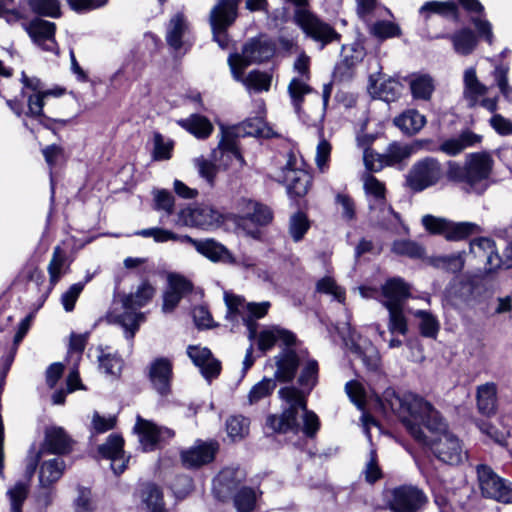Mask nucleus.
<instances>
[{"label":"nucleus","instance_id":"nucleus-1","mask_svg":"<svg viewBox=\"0 0 512 512\" xmlns=\"http://www.w3.org/2000/svg\"><path fill=\"white\" fill-rule=\"evenodd\" d=\"M382 406L397 415L406 431L432 454L448 465H458L467 457L461 440L451 432L446 421L433 405L423 397L412 393H397L386 389Z\"/></svg>","mask_w":512,"mask_h":512},{"label":"nucleus","instance_id":"nucleus-2","mask_svg":"<svg viewBox=\"0 0 512 512\" xmlns=\"http://www.w3.org/2000/svg\"><path fill=\"white\" fill-rule=\"evenodd\" d=\"M300 368V389L288 386L278 391L280 398L288 404V408L280 415H269L266 426L276 433H298L302 430L307 437H314L320 428V421L313 411L307 409V397L318 383L319 366L307 352Z\"/></svg>","mask_w":512,"mask_h":512},{"label":"nucleus","instance_id":"nucleus-3","mask_svg":"<svg viewBox=\"0 0 512 512\" xmlns=\"http://www.w3.org/2000/svg\"><path fill=\"white\" fill-rule=\"evenodd\" d=\"M494 159L487 151L466 155L463 164L447 163L446 177L468 194L483 195L493 183Z\"/></svg>","mask_w":512,"mask_h":512},{"label":"nucleus","instance_id":"nucleus-4","mask_svg":"<svg viewBox=\"0 0 512 512\" xmlns=\"http://www.w3.org/2000/svg\"><path fill=\"white\" fill-rule=\"evenodd\" d=\"M155 294V288L148 282L141 283L134 293L118 294L114 307L106 318L110 323L120 324L125 329L126 338L132 339L145 321V314L136 310L147 305Z\"/></svg>","mask_w":512,"mask_h":512},{"label":"nucleus","instance_id":"nucleus-5","mask_svg":"<svg viewBox=\"0 0 512 512\" xmlns=\"http://www.w3.org/2000/svg\"><path fill=\"white\" fill-rule=\"evenodd\" d=\"M409 295V286L401 278H391L382 286L381 303L389 312L388 329L391 333L406 335L408 332L403 305Z\"/></svg>","mask_w":512,"mask_h":512},{"label":"nucleus","instance_id":"nucleus-6","mask_svg":"<svg viewBox=\"0 0 512 512\" xmlns=\"http://www.w3.org/2000/svg\"><path fill=\"white\" fill-rule=\"evenodd\" d=\"M224 300L227 306L226 318L236 321L237 317L240 316L248 329L249 339H254L257 329L255 321L263 318L268 313L271 306L270 302H246L243 297L228 292H225Z\"/></svg>","mask_w":512,"mask_h":512},{"label":"nucleus","instance_id":"nucleus-7","mask_svg":"<svg viewBox=\"0 0 512 512\" xmlns=\"http://www.w3.org/2000/svg\"><path fill=\"white\" fill-rule=\"evenodd\" d=\"M274 52V45L266 38L249 40L244 44L241 53L231 54L228 58L233 78L242 79V74L249 65L269 60Z\"/></svg>","mask_w":512,"mask_h":512},{"label":"nucleus","instance_id":"nucleus-8","mask_svg":"<svg viewBox=\"0 0 512 512\" xmlns=\"http://www.w3.org/2000/svg\"><path fill=\"white\" fill-rule=\"evenodd\" d=\"M421 223L430 234L442 235L448 241H460L470 235L482 232L481 227L476 223L453 222L430 214L424 215Z\"/></svg>","mask_w":512,"mask_h":512},{"label":"nucleus","instance_id":"nucleus-9","mask_svg":"<svg viewBox=\"0 0 512 512\" xmlns=\"http://www.w3.org/2000/svg\"><path fill=\"white\" fill-rule=\"evenodd\" d=\"M443 177L441 163L433 157L416 161L406 175V186L413 192H422L438 184Z\"/></svg>","mask_w":512,"mask_h":512},{"label":"nucleus","instance_id":"nucleus-10","mask_svg":"<svg viewBox=\"0 0 512 512\" xmlns=\"http://www.w3.org/2000/svg\"><path fill=\"white\" fill-rule=\"evenodd\" d=\"M481 493L503 503L512 502V484L499 477L489 466L480 464L476 467Z\"/></svg>","mask_w":512,"mask_h":512},{"label":"nucleus","instance_id":"nucleus-11","mask_svg":"<svg viewBox=\"0 0 512 512\" xmlns=\"http://www.w3.org/2000/svg\"><path fill=\"white\" fill-rule=\"evenodd\" d=\"M283 182L291 196L303 197L311 185V175L302 168V160L293 152L287 155V162L282 168Z\"/></svg>","mask_w":512,"mask_h":512},{"label":"nucleus","instance_id":"nucleus-12","mask_svg":"<svg viewBox=\"0 0 512 512\" xmlns=\"http://www.w3.org/2000/svg\"><path fill=\"white\" fill-rule=\"evenodd\" d=\"M240 0H219L218 4L211 10L210 24L214 40L221 48L227 45L226 29L237 17V8Z\"/></svg>","mask_w":512,"mask_h":512},{"label":"nucleus","instance_id":"nucleus-13","mask_svg":"<svg viewBox=\"0 0 512 512\" xmlns=\"http://www.w3.org/2000/svg\"><path fill=\"white\" fill-rule=\"evenodd\" d=\"M134 431L138 434L140 445L145 452L155 450L159 444L175 435L172 429L158 426L140 415L136 417Z\"/></svg>","mask_w":512,"mask_h":512},{"label":"nucleus","instance_id":"nucleus-14","mask_svg":"<svg viewBox=\"0 0 512 512\" xmlns=\"http://www.w3.org/2000/svg\"><path fill=\"white\" fill-rule=\"evenodd\" d=\"M309 66L310 58L304 53L300 54L293 65L294 71L300 77H294L288 85V92L298 115L301 113L303 97L312 92V88L306 83L310 78Z\"/></svg>","mask_w":512,"mask_h":512},{"label":"nucleus","instance_id":"nucleus-15","mask_svg":"<svg viewBox=\"0 0 512 512\" xmlns=\"http://www.w3.org/2000/svg\"><path fill=\"white\" fill-rule=\"evenodd\" d=\"M427 501L426 494L420 488L402 485L393 490L390 507L394 512H418Z\"/></svg>","mask_w":512,"mask_h":512},{"label":"nucleus","instance_id":"nucleus-16","mask_svg":"<svg viewBox=\"0 0 512 512\" xmlns=\"http://www.w3.org/2000/svg\"><path fill=\"white\" fill-rule=\"evenodd\" d=\"M147 376L152 388L160 396L171 393L173 379V361L167 357H157L147 367Z\"/></svg>","mask_w":512,"mask_h":512},{"label":"nucleus","instance_id":"nucleus-17","mask_svg":"<svg viewBox=\"0 0 512 512\" xmlns=\"http://www.w3.org/2000/svg\"><path fill=\"white\" fill-rule=\"evenodd\" d=\"M307 350L287 346L275 356V378L280 382H291L297 369L305 360Z\"/></svg>","mask_w":512,"mask_h":512},{"label":"nucleus","instance_id":"nucleus-18","mask_svg":"<svg viewBox=\"0 0 512 512\" xmlns=\"http://www.w3.org/2000/svg\"><path fill=\"white\" fill-rule=\"evenodd\" d=\"M470 254L486 272H493L502 267V258L498 254L495 241L491 238L473 239L470 242Z\"/></svg>","mask_w":512,"mask_h":512},{"label":"nucleus","instance_id":"nucleus-19","mask_svg":"<svg viewBox=\"0 0 512 512\" xmlns=\"http://www.w3.org/2000/svg\"><path fill=\"white\" fill-rule=\"evenodd\" d=\"M219 449L215 441H197L192 447L181 451L180 457L186 468H199L212 462Z\"/></svg>","mask_w":512,"mask_h":512},{"label":"nucleus","instance_id":"nucleus-20","mask_svg":"<svg viewBox=\"0 0 512 512\" xmlns=\"http://www.w3.org/2000/svg\"><path fill=\"white\" fill-rule=\"evenodd\" d=\"M55 29L53 22L42 19H34L26 26V31L35 44L45 51L58 54Z\"/></svg>","mask_w":512,"mask_h":512},{"label":"nucleus","instance_id":"nucleus-21","mask_svg":"<svg viewBox=\"0 0 512 512\" xmlns=\"http://www.w3.org/2000/svg\"><path fill=\"white\" fill-rule=\"evenodd\" d=\"M218 220V214L209 206H196L182 209L178 222L184 226L206 229Z\"/></svg>","mask_w":512,"mask_h":512},{"label":"nucleus","instance_id":"nucleus-22","mask_svg":"<svg viewBox=\"0 0 512 512\" xmlns=\"http://www.w3.org/2000/svg\"><path fill=\"white\" fill-rule=\"evenodd\" d=\"M187 355L194 365L199 367L205 379L211 380L220 374L221 363L212 356L208 348L190 345L187 348Z\"/></svg>","mask_w":512,"mask_h":512},{"label":"nucleus","instance_id":"nucleus-23","mask_svg":"<svg viewBox=\"0 0 512 512\" xmlns=\"http://www.w3.org/2000/svg\"><path fill=\"white\" fill-rule=\"evenodd\" d=\"M212 157L224 169L233 166L235 163L239 167H243L246 164L239 151L236 139L229 135L224 136L220 140L217 148L213 150Z\"/></svg>","mask_w":512,"mask_h":512},{"label":"nucleus","instance_id":"nucleus-24","mask_svg":"<svg viewBox=\"0 0 512 512\" xmlns=\"http://www.w3.org/2000/svg\"><path fill=\"white\" fill-rule=\"evenodd\" d=\"M182 243L192 245L198 253L208 258L213 262L223 261L232 262V256L228 249L221 243L213 239L197 240L193 239L188 235H184Z\"/></svg>","mask_w":512,"mask_h":512},{"label":"nucleus","instance_id":"nucleus-25","mask_svg":"<svg viewBox=\"0 0 512 512\" xmlns=\"http://www.w3.org/2000/svg\"><path fill=\"white\" fill-rule=\"evenodd\" d=\"M482 139V135L465 129L459 135L442 141L438 149L448 156H457L465 149L479 145Z\"/></svg>","mask_w":512,"mask_h":512},{"label":"nucleus","instance_id":"nucleus-26","mask_svg":"<svg viewBox=\"0 0 512 512\" xmlns=\"http://www.w3.org/2000/svg\"><path fill=\"white\" fill-rule=\"evenodd\" d=\"M124 440L121 436L112 434L98 448L99 453L111 460V468L115 474H121L126 469L123 450Z\"/></svg>","mask_w":512,"mask_h":512},{"label":"nucleus","instance_id":"nucleus-27","mask_svg":"<svg viewBox=\"0 0 512 512\" xmlns=\"http://www.w3.org/2000/svg\"><path fill=\"white\" fill-rule=\"evenodd\" d=\"M245 477L244 470L238 467H228L220 471L214 482V491L217 497L224 500L229 493L238 488L245 480Z\"/></svg>","mask_w":512,"mask_h":512},{"label":"nucleus","instance_id":"nucleus-28","mask_svg":"<svg viewBox=\"0 0 512 512\" xmlns=\"http://www.w3.org/2000/svg\"><path fill=\"white\" fill-rule=\"evenodd\" d=\"M238 209L243 220H250L260 226L269 224L273 218L272 211L268 206L250 199H240Z\"/></svg>","mask_w":512,"mask_h":512},{"label":"nucleus","instance_id":"nucleus-29","mask_svg":"<svg viewBox=\"0 0 512 512\" xmlns=\"http://www.w3.org/2000/svg\"><path fill=\"white\" fill-rule=\"evenodd\" d=\"M488 87L477 77L475 67H469L463 73V97L470 108L478 105L479 98L486 95Z\"/></svg>","mask_w":512,"mask_h":512},{"label":"nucleus","instance_id":"nucleus-30","mask_svg":"<svg viewBox=\"0 0 512 512\" xmlns=\"http://www.w3.org/2000/svg\"><path fill=\"white\" fill-rule=\"evenodd\" d=\"M449 39L452 43L454 51L462 56H467L473 53L478 44V37L470 28H462L452 34L443 36Z\"/></svg>","mask_w":512,"mask_h":512},{"label":"nucleus","instance_id":"nucleus-31","mask_svg":"<svg viewBox=\"0 0 512 512\" xmlns=\"http://www.w3.org/2000/svg\"><path fill=\"white\" fill-rule=\"evenodd\" d=\"M296 341L295 335L279 327H271L260 332L258 337V347L265 352L270 350L277 342H282L286 346H292Z\"/></svg>","mask_w":512,"mask_h":512},{"label":"nucleus","instance_id":"nucleus-32","mask_svg":"<svg viewBox=\"0 0 512 512\" xmlns=\"http://www.w3.org/2000/svg\"><path fill=\"white\" fill-rule=\"evenodd\" d=\"M71 440L64 429L53 427L46 430L43 451L52 454H64L69 452Z\"/></svg>","mask_w":512,"mask_h":512},{"label":"nucleus","instance_id":"nucleus-33","mask_svg":"<svg viewBox=\"0 0 512 512\" xmlns=\"http://www.w3.org/2000/svg\"><path fill=\"white\" fill-rule=\"evenodd\" d=\"M478 411L486 416L495 414L497 409V386L487 382L477 387L476 392Z\"/></svg>","mask_w":512,"mask_h":512},{"label":"nucleus","instance_id":"nucleus-34","mask_svg":"<svg viewBox=\"0 0 512 512\" xmlns=\"http://www.w3.org/2000/svg\"><path fill=\"white\" fill-rule=\"evenodd\" d=\"M189 31V25L182 14L172 17L167 26L166 41L174 50H180L185 41V35Z\"/></svg>","mask_w":512,"mask_h":512},{"label":"nucleus","instance_id":"nucleus-35","mask_svg":"<svg viewBox=\"0 0 512 512\" xmlns=\"http://www.w3.org/2000/svg\"><path fill=\"white\" fill-rule=\"evenodd\" d=\"M176 122L180 127L198 139L208 138L214 129L210 120L199 114H192L188 118L179 119Z\"/></svg>","mask_w":512,"mask_h":512},{"label":"nucleus","instance_id":"nucleus-36","mask_svg":"<svg viewBox=\"0 0 512 512\" xmlns=\"http://www.w3.org/2000/svg\"><path fill=\"white\" fill-rule=\"evenodd\" d=\"M65 468V462L61 458H53L44 461L40 466V486L42 488H49L62 477Z\"/></svg>","mask_w":512,"mask_h":512},{"label":"nucleus","instance_id":"nucleus-37","mask_svg":"<svg viewBox=\"0 0 512 512\" xmlns=\"http://www.w3.org/2000/svg\"><path fill=\"white\" fill-rule=\"evenodd\" d=\"M427 263L448 273H459L464 268L465 252H457L450 255L431 256L427 259Z\"/></svg>","mask_w":512,"mask_h":512},{"label":"nucleus","instance_id":"nucleus-38","mask_svg":"<svg viewBox=\"0 0 512 512\" xmlns=\"http://www.w3.org/2000/svg\"><path fill=\"white\" fill-rule=\"evenodd\" d=\"M69 267L70 262L66 252L60 246H56L47 267L49 282L52 287H54L61 277L67 273Z\"/></svg>","mask_w":512,"mask_h":512},{"label":"nucleus","instance_id":"nucleus-39","mask_svg":"<svg viewBox=\"0 0 512 512\" xmlns=\"http://www.w3.org/2000/svg\"><path fill=\"white\" fill-rule=\"evenodd\" d=\"M394 124L403 133L414 135L418 133L426 124V118L417 110H407L394 119Z\"/></svg>","mask_w":512,"mask_h":512},{"label":"nucleus","instance_id":"nucleus-40","mask_svg":"<svg viewBox=\"0 0 512 512\" xmlns=\"http://www.w3.org/2000/svg\"><path fill=\"white\" fill-rule=\"evenodd\" d=\"M412 96L416 100H430L434 90V80L426 74L412 75L409 79Z\"/></svg>","mask_w":512,"mask_h":512},{"label":"nucleus","instance_id":"nucleus-41","mask_svg":"<svg viewBox=\"0 0 512 512\" xmlns=\"http://www.w3.org/2000/svg\"><path fill=\"white\" fill-rule=\"evenodd\" d=\"M98 367L106 375L117 378L123 368V360L116 353H112L102 346L98 347Z\"/></svg>","mask_w":512,"mask_h":512},{"label":"nucleus","instance_id":"nucleus-42","mask_svg":"<svg viewBox=\"0 0 512 512\" xmlns=\"http://www.w3.org/2000/svg\"><path fill=\"white\" fill-rule=\"evenodd\" d=\"M364 190L369 202V209L382 205L386 201L385 185L376 177L367 175L364 177Z\"/></svg>","mask_w":512,"mask_h":512},{"label":"nucleus","instance_id":"nucleus-43","mask_svg":"<svg viewBox=\"0 0 512 512\" xmlns=\"http://www.w3.org/2000/svg\"><path fill=\"white\" fill-rule=\"evenodd\" d=\"M238 82L243 83V85L249 90L253 92H266L270 89L272 76L266 72H261L258 70L251 71L246 77H244V73L242 74V79H235Z\"/></svg>","mask_w":512,"mask_h":512},{"label":"nucleus","instance_id":"nucleus-44","mask_svg":"<svg viewBox=\"0 0 512 512\" xmlns=\"http://www.w3.org/2000/svg\"><path fill=\"white\" fill-rule=\"evenodd\" d=\"M30 492V484L22 480L11 486L6 496L10 503L11 512H23L22 507Z\"/></svg>","mask_w":512,"mask_h":512},{"label":"nucleus","instance_id":"nucleus-45","mask_svg":"<svg viewBox=\"0 0 512 512\" xmlns=\"http://www.w3.org/2000/svg\"><path fill=\"white\" fill-rule=\"evenodd\" d=\"M368 32L378 40H386L389 38L398 37L401 34L400 27L391 21L377 20L367 25Z\"/></svg>","mask_w":512,"mask_h":512},{"label":"nucleus","instance_id":"nucleus-46","mask_svg":"<svg viewBox=\"0 0 512 512\" xmlns=\"http://www.w3.org/2000/svg\"><path fill=\"white\" fill-rule=\"evenodd\" d=\"M419 13L426 18H428L430 13H436L445 17H452L454 19H457L458 17L457 6L452 1H428L421 6Z\"/></svg>","mask_w":512,"mask_h":512},{"label":"nucleus","instance_id":"nucleus-47","mask_svg":"<svg viewBox=\"0 0 512 512\" xmlns=\"http://www.w3.org/2000/svg\"><path fill=\"white\" fill-rule=\"evenodd\" d=\"M250 421L241 415L231 416L226 421V431L233 441L246 437L249 433Z\"/></svg>","mask_w":512,"mask_h":512},{"label":"nucleus","instance_id":"nucleus-48","mask_svg":"<svg viewBox=\"0 0 512 512\" xmlns=\"http://www.w3.org/2000/svg\"><path fill=\"white\" fill-rule=\"evenodd\" d=\"M412 152L411 146L394 142L388 146L386 153L382 155V160L385 164L392 166L409 158Z\"/></svg>","mask_w":512,"mask_h":512},{"label":"nucleus","instance_id":"nucleus-49","mask_svg":"<svg viewBox=\"0 0 512 512\" xmlns=\"http://www.w3.org/2000/svg\"><path fill=\"white\" fill-rule=\"evenodd\" d=\"M142 498L151 512H168L163 507L162 492L156 485H145L142 491Z\"/></svg>","mask_w":512,"mask_h":512},{"label":"nucleus","instance_id":"nucleus-50","mask_svg":"<svg viewBox=\"0 0 512 512\" xmlns=\"http://www.w3.org/2000/svg\"><path fill=\"white\" fill-rule=\"evenodd\" d=\"M415 317L420 320L419 328L422 336L435 339L439 332V321L431 313L418 310L415 312Z\"/></svg>","mask_w":512,"mask_h":512},{"label":"nucleus","instance_id":"nucleus-51","mask_svg":"<svg viewBox=\"0 0 512 512\" xmlns=\"http://www.w3.org/2000/svg\"><path fill=\"white\" fill-rule=\"evenodd\" d=\"M373 93L381 100L389 103L395 101L400 93H401V84L394 80L388 79L379 84V86L374 85Z\"/></svg>","mask_w":512,"mask_h":512},{"label":"nucleus","instance_id":"nucleus-52","mask_svg":"<svg viewBox=\"0 0 512 512\" xmlns=\"http://www.w3.org/2000/svg\"><path fill=\"white\" fill-rule=\"evenodd\" d=\"M154 148L152 157L155 161L169 160L172 157L174 142L165 139L162 134L155 132L153 136Z\"/></svg>","mask_w":512,"mask_h":512},{"label":"nucleus","instance_id":"nucleus-53","mask_svg":"<svg viewBox=\"0 0 512 512\" xmlns=\"http://www.w3.org/2000/svg\"><path fill=\"white\" fill-rule=\"evenodd\" d=\"M381 10L376 0H356L357 15L366 25L380 17Z\"/></svg>","mask_w":512,"mask_h":512},{"label":"nucleus","instance_id":"nucleus-54","mask_svg":"<svg viewBox=\"0 0 512 512\" xmlns=\"http://www.w3.org/2000/svg\"><path fill=\"white\" fill-rule=\"evenodd\" d=\"M391 249L397 255L410 258H420L424 253L423 247L412 240H396Z\"/></svg>","mask_w":512,"mask_h":512},{"label":"nucleus","instance_id":"nucleus-55","mask_svg":"<svg viewBox=\"0 0 512 512\" xmlns=\"http://www.w3.org/2000/svg\"><path fill=\"white\" fill-rule=\"evenodd\" d=\"M276 388V381L272 378H264L256 383L248 394L250 404H255L263 398L268 397Z\"/></svg>","mask_w":512,"mask_h":512},{"label":"nucleus","instance_id":"nucleus-56","mask_svg":"<svg viewBox=\"0 0 512 512\" xmlns=\"http://www.w3.org/2000/svg\"><path fill=\"white\" fill-rule=\"evenodd\" d=\"M28 4L36 14L53 18L60 16V2L58 0H29Z\"/></svg>","mask_w":512,"mask_h":512},{"label":"nucleus","instance_id":"nucleus-57","mask_svg":"<svg viewBox=\"0 0 512 512\" xmlns=\"http://www.w3.org/2000/svg\"><path fill=\"white\" fill-rule=\"evenodd\" d=\"M256 494L252 488L242 487L234 495V505L239 512H250L254 509Z\"/></svg>","mask_w":512,"mask_h":512},{"label":"nucleus","instance_id":"nucleus-58","mask_svg":"<svg viewBox=\"0 0 512 512\" xmlns=\"http://www.w3.org/2000/svg\"><path fill=\"white\" fill-rule=\"evenodd\" d=\"M61 93H54L52 90H46L43 93H34L28 96V111L26 115L32 118L44 117V98L50 95H60Z\"/></svg>","mask_w":512,"mask_h":512},{"label":"nucleus","instance_id":"nucleus-59","mask_svg":"<svg viewBox=\"0 0 512 512\" xmlns=\"http://www.w3.org/2000/svg\"><path fill=\"white\" fill-rule=\"evenodd\" d=\"M508 72L509 68L505 65H498L495 67L493 71V78L500 90V93L503 97L511 102L512 101V86L509 84L508 80Z\"/></svg>","mask_w":512,"mask_h":512},{"label":"nucleus","instance_id":"nucleus-60","mask_svg":"<svg viewBox=\"0 0 512 512\" xmlns=\"http://www.w3.org/2000/svg\"><path fill=\"white\" fill-rule=\"evenodd\" d=\"M310 227L307 216L302 212H297L290 218L289 231L294 241H300Z\"/></svg>","mask_w":512,"mask_h":512},{"label":"nucleus","instance_id":"nucleus-61","mask_svg":"<svg viewBox=\"0 0 512 512\" xmlns=\"http://www.w3.org/2000/svg\"><path fill=\"white\" fill-rule=\"evenodd\" d=\"M142 237H152L156 242L163 243L167 241H178L182 243L184 235H178L170 230L154 227L142 229L136 233Z\"/></svg>","mask_w":512,"mask_h":512},{"label":"nucleus","instance_id":"nucleus-62","mask_svg":"<svg viewBox=\"0 0 512 512\" xmlns=\"http://www.w3.org/2000/svg\"><path fill=\"white\" fill-rule=\"evenodd\" d=\"M171 292L183 298L193 290V284L190 280L179 274H170L168 276V287Z\"/></svg>","mask_w":512,"mask_h":512},{"label":"nucleus","instance_id":"nucleus-63","mask_svg":"<svg viewBox=\"0 0 512 512\" xmlns=\"http://www.w3.org/2000/svg\"><path fill=\"white\" fill-rule=\"evenodd\" d=\"M316 289L319 293L332 295L333 298L339 302H343L345 299L344 290L329 276L320 279L316 284Z\"/></svg>","mask_w":512,"mask_h":512},{"label":"nucleus","instance_id":"nucleus-64","mask_svg":"<svg viewBox=\"0 0 512 512\" xmlns=\"http://www.w3.org/2000/svg\"><path fill=\"white\" fill-rule=\"evenodd\" d=\"M372 217L377 221V223L383 227V225L388 222L389 219H394L396 221L399 220V214L393 210V208L387 204L385 201L382 205L373 207L370 209Z\"/></svg>","mask_w":512,"mask_h":512}]
</instances>
